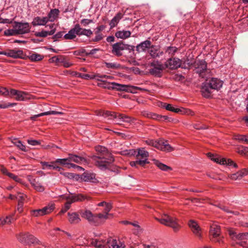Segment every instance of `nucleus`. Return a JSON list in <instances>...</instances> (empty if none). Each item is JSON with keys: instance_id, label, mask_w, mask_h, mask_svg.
<instances>
[{"instance_id": "nucleus-1", "label": "nucleus", "mask_w": 248, "mask_h": 248, "mask_svg": "<svg viewBox=\"0 0 248 248\" xmlns=\"http://www.w3.org/2000/svg\"><path fill=\"white\" fill-rule=\"evenodd\" d=\"M96 114L97 116H102L105 118H107L108 120H113L114 123L117 124H121L122 122H125L133 124H135L136 120V119L134 118L123 114L103 110H97L96 111Z\"/></svg>"}, {"instance_id": "nucleus-2", "label": "nucleus", "mask_w": 248, "mask_h": 248, "mask_svg": "<svg viewBox=\"0 0 248 248\" xmlns=\"http://www.w3.org/2000/svg\"><path fill=\"white\" fill-rule=\"evenodd\" d=\"M94 79L98 81L97 83L98 86L106 89L132 92V89L138 88L137 87L121 84L114 82H108L106 80L103 79V78L99 77L96 78Z\"/></svg>"}, {"instance_id": "nucleus-3", "label": "nucleus", "mask_w": 248, "mask_h": 248, "mask_svg": "<svg viewBox=\"0 0 248 248\" xmlns=\"http://www.w3.org/2000/svg\"><path fill=\"white\" fill-rule=\"evenodd\" d=\"M223 82L217 78H212L208 82L203 84L202 92L204 96L208 97L212 89L218 90L222 86Z\"/></svg>"}, {"instance_id": "nucleus-4", "label": "nucleus", "mask_w": 248, "mask_h": 248, "mask_svg": "<svg viewBox=\"0 0 248 248\" xmlns=\"http://www.w3.org/2000/svg\"><path fill=\"white\" fill-rule=\"evenodd\" d=\"M157 220L161 224L171 227L175 232L178 231L180 228L177 219L167 214H164L161 218H157Z\"/></svg>"}, {"instance_id": "nucleus-5", "label": "nucleus", "mask_w": 248, "mask_h": 248, "mask_svg": "<svg viewBox=\"0 0 248 248\" xmlns=\"http://www.w3.org/2000/svg\"><path fill=\"white\" fill-rule=\"evenodd\" d=\"M67 200L64 206L62 209L60 213H65L70 208L72 203L76 202H82L86 200H89L90 198L82 194H78L71 196H63Z\"/></svg>"}, {"instance_id": "nucleus-6", "label": "nucleus", "mask_w": 248, "mask_h": 248, "mask_svg": "<svg viewBox=\"0 0 248 248\" xmlns=\"http://www.w3.org/2000/svg\"><path fill=\"white\" fill-rule=\"evenodd\" d=\"M146 143L153 146L157 149L164 152H171L174 150V148L169 144L166 141L160 140H148L145 141Z\"/></svg>"}, {"instance_id": "nucleus-7", "label": "nucleus", "mask_w": 248, "mask_h": 248, "mask_svg": "<svg viewBox=\"0 0 248 248\" xmlns=\"http://www.w3.org/2000/svg\"><path fill=\"white\" fill-rule=\"evenodd\" d=\"M228 232L230 236L233 240L236 241L237 243L243 247H247L245 240L248 239V232L239 233L237 234L235 231L232 229H229Z\"/></svg>"}, {"instance_id": "nucleus-8", "label": "nucleus", "mask_w": 248, "mask_h": 248, "mask_svg": "<svg viewBox=\"0 0 248 248\" xmlns=\"http://www.w3.org/2000/svg\"><path fill=\"white\" fill-rule=\"evenodd\" d=\"M108 156H102L101 155L94 156L93 159L95 162V165L100 169H106L109 164L113 161L114 159L112 157L107 158Z\"/></svg>"}, {"instance_id": "nucleus-9", "label": "nucleus", "mask_w": 248, "mask_h": 248, "mask_svg": "<svg viewBox=\"0 0 248 248\" xmlns=\"http://www.w3.org/2000/svg\"><path fill=\"white\" fill-rule=\"evenodd\" d=\"M209 157L213 161L221 165H227L228 166H233L234 168H237V165L231 159H226L221 158L220 156L211 153L208 154Z\"/></svg>"}, {"instance_id": "nucleus-10", "label": "nucleus", "mask_w": 248, "mask_h": 248, "mask_svg": "<svg viewBox=\"0 0 248 248\" xmlns=\"http://www.w3.org/2000/svg\"><path fill=\"white\" fill-rule=\"evenodd\" d=\"M151 66L153 68L150 69V73L156 76H159L161 72L165 68V65L157 61H154L152 62Z\"/></svg>"}, {"instance_id": "nucleus-11", "label": "nucleus", "mask_w": 248, "mask_h": 248, "mask_svg": "<svg viewBox=\"0 0 248 248\" xmlns=\"http://www.w3.org/2000/svg\"><path fill=\"white\" fill-rule=\"evenodd\" d=\"M18 35L28 33L30 31V27L28 23L14 22Z\"/></svg>"}, {"instance_id": "nucleus-12", "label": "nucleus", "mask_w": 248, "mask_h": 248, "mask_svg": "<svg viewBox=\"0 0 248 248\" xmlns=\"http://www.w3.org/2000/svg\"><path fill=\"white\" fill-rule=\"evenodd\" d=\"M220 228L216 224H213L210 227V234L213 236L214 241L218 243L222 242V239L220 237Z\"/></svg>"}, {"instance_id": "nucleus-13", "label": "nucleus", "mask_w": 248, "mask_h": 248, "mask_svg": "<svg viewBox=\"0 0 248 248\" xmlns=\"http://www.w3.org/2000/svg\"><path fill=\"white\" fill-rule=\"evenodd\" d=\"M18 240L23 243L31 244L36 242L35 238L28 232L20 233L17 237Z\"/></svg>"}, {"instance_id": "nucleus-14", "label": "nucleus", "mask_w": 248, "mask_h": 248, "mask_svg": "<svg viewBox=\"0 0 248 248\" xmlns=\"http://www.w3.org/2000/svg\"><path fill=\"white\" fill-rule=\"evenodd\" d=\"M112 46V53L117 56H121L122 51L127 48V45L122 42L116 43Z\"/></svg>"}, {"instance_id": "nucleus-15", "label": "nucleus", "mask_w": 248, "mask_h": 248, "mask_svg": "<svg viewBox=\"0 0 248 248\" xmlns=\"http://www.w3.org/2000/svg\"><path fill=\"white\" fill-rule=\"evenodd\" d=\"M193 66L195 69L196 72L198 73L201 76L202 74L206 70L207 65L206 62L204 60H196L193 64Z\"/></svg>"}, {"instance_id": "nucleus-16", "label": "nucleus", "mask_w": 248, "mask_h": 248, "mask_svg": "<svg viewBox=\"0 0 248 248\" xmlns=\"http://www.w3.org/2000/svg\"><path fill=\"white\" fill-rule=\"evenodd\" d=\"M80 214L82 217L86 218L90 223L97 225V217L96 215H94L88 210L84 212H81Z\"/></svg>"}, {"instance_id": "nucleus-17", "label": "nucleus", "mask_w": 248, "mask_h": 248, "mask_svg": "<svg viewBox=\"0 0 248 248\" xmlns=\"http://www.w3.org/2000/svg\"><path fill=\"white\" fill-rule=\"evenodd\" d=\"M188 225L195 236L201 239L202 238V231L198 223L194 220H191L189 221Z\"/></svg>"}, {"instance_id": "nucleus-18", "label": "nucleus", "mask_w": 248, "mask_h": 248, "mask_svg": "<svg viewBox=\"0 0 248 248\" xmlns=\"http://www.w3.org/2000/svg\"><path fill=\"white\" fill-rule=\"evenodd\" d=\"M181 65V61L178 58H174L168 60L165 63V66L173 69L180 67Z\"/></svg>"}, {"instance_id": "nucleus-19", "label": "nucleus", "mask_w": 248, "mask_h": 248, "mask_svg": "<svg viewBox=\"0 0 248 248\" xmlns=\"http://www.w3.org/2000/svg\"><path fill=\"white\" fill-rule=\"evenodd\" d=\"M80 29V25L76 24L73 28L71 29L67 33L65 34L63 37L66 40H72L74 39L78 35V31Z\"/></svg>"}, {"instance_id": "nucleus-20", "label": "nucleus", "mask_w": 248, "mask_h": 248, "mask_svg": "<svg viewBox=\"0 0 248 248\" xmlns=\"http://www.w3.org/2000/svg\"><path fill=\"white\" fill-rule=\"evenodd\" d=\"M137 154L136 157L137 159L140 160H146V164H149V162L148 161V157L149 156V153L145 150L144 148H140L137 149Z\"/></svg>"}, {"instance_id": "nucleus-21", "label": "nucleus", "mask_w": 248, "mask_h": 248, "mask_svg": "<svg viewBox=\"0 0 248 248\" xmlns=\"http://www.w3.org/2000/svg\"><path fill=\"white\" fill-rule=\"evenodd\" d=\"M247 175H248V168L247 169H244L235 173L229 175L228 177L232 180H236L240 179Z\"/></svg>"}, {"instance_id": "nucleus-22", "label": "nucleus", "mask_w": 248, "mask_h": 248, "mask_svg": "<svg viewBox=\"0 0 248 248\" xmlns=\"http://www.w3.org/2000/svg\"><path fill=\"white\" fill-rule=\"evenodd\" d=\"M109 248H124L125 245L124 242L120 240L113 239L108 242Z\"/></svg>"}, {"instance_id": "nucleus-23", "label": "nucleus", "mask_w": 248, "mask_h": 248, "mask_svg": "<svg viewBox=\"0 0 248 248\" xmlns=\"http://www.w3.org/2000/svg\"><path fill=\"white\" fill-rule=\"evenodd\" d=\"M68 157L69 162L70 163V162H74L80 164H85L87 163V161L85 158L78 156L77 155L69 154Z\"/></svg>"}, {"instance_id": "nucleus-24", "label": "nucleus", "mask_w": 248, "mask_h": 248, "mask_svg": "<svg viewBox=\"0 0 248 248\" xmlns=\"http://www.w3.org/2000/svg\"><path fill=\"white\" fill-rule=\"evenodd\" d=\"M81 178L85 182H89L93 183H95L97 182V179L95 178V174L93 173L85 172L82 174Z\"/></svg>"}, {"instance_id": "nucleus-25", "label": "nucleus", "mask_w": 248, "mask_h": 248, "mask_svg": "<svg viewBox=\"0 0 248 248\" xmlns=\"http://www.w3.org/2000/svg\"><path fill=\"white\" fill-rule=\"evenodd\" d=\"M47 22V19L46 18V16H37L33 18L32 22V24L33 26H44Z\"/></svg>"}, {"instance_id": "nucleus-26", "label": "nucleus", "mask_w": 248, "mask_h": 248, "mask_svg": "<svg viewBox=\"0 0 248 248\" xmlns=\"http://www.w3.org/2000/svg\"><path fill=\"white\" fill-rule=\"evenodd\" d=\"M68 221L71 224H76L81 220L79 215L76 212L68 213Z\"/></svg>"}, {"instance_id": "nucleus-27", "label": "nucleus", "mask_w": 248, "mask_h": 248, "mask_svg": "<svg viewBox=\"0 0 248 248\" xmlns=\"http://www.w3.org/2000/svg\"><path fill=\"white\" fill-rule=\"evenodd\" d=\"M32 98L31 95H30L26 92L19 91L16 99L17 101H25L28 100H30Z\"/></svg>"}, {"instance_id": "nucleus-28", "label": "nucleus", "mask_w": 248, "mask_h": 248, "mask_svg": "<svg viewBox=\"0 0 248 248\" xmlns=\"http://www.w3.org/2000/svg\"><path fill=\"white\" fill-rule=\"evenodd\" d=\"M24 55L22 50H9L8 51V57L13 58H23Z\"/></svg>"}, {"instance_id": "nucleus-29", "label": "nucleus", "mask_w": 248, "mask_h": 248, "mask_svg": "<svg viewBox=\"0 0 248 248\" xmlns=\"http://www.w3.org/2000/svg\"><path fill=\"white\" fill-rule=\"evenodd\" d=\"M29 181L32 186L36 191L38 192H43L44 191V186L38 181V180L36 179H31Z\"/></svg>"}, {"instance_id": "nucleus-30", "label": "nucleus", "mask_w": 248, "mask_h": 248, "mask_svg": "<svg viewBox=\"0 0 248 248\" xmlns=\"http://www.w3.org/2000/svg\"><path fill=\"white\" fill-rule=\"evenodd\" d=\"M105 29V26L104 25H100L97 27L96 28V31H95L96 36L94 38L92 39V41L93 42H98L101 40L103 38L104 36L103 34L100 33V32L103 31Z\"/></svg>"}, {"instance_id": "nucleus-31", "label": "nucleus", "mask_w": 248, "mask_h": 248, "mask_svg": "<svg viewBox=\"0 0 248 248\" xmlns=\"http://www.w3.org/2000/svg\"><path fill=\"white\" fill-rule=\"evenodd\" d=\"M131 34V32L129 31L121 30L116 31L115 36L117 38L121 39H126L129 38Z\"/></svg>"}, {"instance_id": "nucleus-32", "label": "nucleus", "mask_w": 248, "mask_h": 248, "mask_svg": "<svg viewBox=\"0 0 248 248\" xmlns=\"http://www.w3.org/2000/svg\"><path fill=\"white\" fill-rule=\"evenodd\" d=\"M59 13L60 11L57 9L51 10L48 13L47 16H46V18L47 19V21H54L58 18Z\"/></svg>"}, {"instance_id": "nucleus-33", "label": "nucleus", "mask_w": 248, "mask_h": 248, "mask_svg": "<svg viewBox=\"0 0 248 248\" xmlns=\"http://www.w3.org/2000/svg\"><path fill=\"white\" fill-rule=\"evenodd\" d=\"M151 45L150 41L146 40L138 45L136 47V50L139 52L145 51L147 48L150 46Z\"/></svg>"}, {"instance_id": "nucleus-34", "label": "nucleus", "mask_w": 248, "mask_h": 248, "mask_svg": "<svg viewBox=\"0 0 248 248\" xmlns=\"http://www.w3.org/2000/svg\"><path fill=\"white\" fill-rule=\"evenodd\" d=\"M123 17V15L121 13H117L109 23L110 29H112L116 26Z\"/></svg>"}, {"instance_id": "nucleus-35", "label": "nucleus", "mask_w": 248, "mask_h": 248, "mask_svg": "<svg viewBox=\"0 0 248 248\" xmlns=\"http://www.w3.org/2000/svg\"><path fill=\"white\" fill-rule=\"evenodd\" d=\"M74 75L78 78H81L85 79H92L96 78H101L102 76H99L96 75H89L87 74H82L78 72H75Z\"/></svg>"}, {"instance_id": "nucleus-36", "label": "nucleus", "mask_w": 248, "mask_h": 248, "mask_svg": "<svg viewBox=\"0 0 248 248\" xmlns=\"http://www.w3.org/2000/svg\"><path fill=\"white\" fill-rule=\"evenodd\" d=\"M42 169L43 170H55L56 167V163L54 161H52L50 163L47 162H42Z\"/></svg>"}, {"instance_id": "nucleus-37", "label": "nucleus", "mask_w": 248, "mask_h": 248, "mask_svg": "<svg viewBox=\"0 0 248 248\" xmlns=\"http://www.w3.org/2000/svg\"><path fill=\"white\" fill-rule=\"evenodd\" d=\"M55 33V30H50V31H46L43 30L41 31L36 32L35 35L37 37H45L47 35H53Z\"/></svg>"}, {"instance_id": "nucleus-38", "label": "nucleus", "mask_w": 248, "mask_h": 248, "mask_svg": "<svg viewBox=\"0 0 248 248\" xmlns=\"http://www.w3.org/2000/svg\"><path fill=\"white\" fill-rule=\"evenodd\" d=\"M96 152L100 153L102 156H109V154L108 153L107 149L102 146H98L95 148Z\"/></svg>"}, {"instance_id": "nucleus-39", "label": "nucleus", "mask_w": 248, "mask_h": 248, "mask_svg": "<svg viewBox=\"0 0 248 248\" xmlns=\"http://www.w3.org/2000/svg\"><path fill=\"white\" fill-rule=\"evenodd\" d=\"M54 204L50 203L41 209L43 216L51 213L54 209Z\"/></svg>"}, {"instance_id": "nucleus-40", "label": "nucleus", "mask_w": 248, "mask_h": 248, "mask_svg": "<svg viewBox=\"0 0 248 248\" xmlns=\"http://www.w3.org/2000/svg\"><path fill=\"white\" fill-rule=\"evenodd\" d=\"M4 33L6 36H16L18 35L14 23L13 25L12 29H9L5 30Z\"/></svg>"}, {"instance_id": "nucleus-41", "label": "nucleus", "mask_w": 248, "mask_h": 248, "mask_svg": "<svg viewBox=\"0 0 248 248\" xmlns=\"http://www.w3.org/2000/svg\"><path fill=\"white\" fill-rule=\"evenodd\" d=\"M155 164L159 168L160 170L164 171H168V170H170V168L169 166L161 163L158 160L154 159L153 160Z\"/></svg>"}, {"instance_id": "nucleus-42", "label": "nucleus", "mask_w": 248, "mask_h": 248, "mask_svg": "<svg viewBox=\"0 0 248 248\" xmlns=\"http://www.w3.org/2000/svg\"><path fill=\"white\" fill-rule=\"evenodd\" d=\"M80 29L78 31V35H85L90 37L93 34V31L90 29H82L80 27Z\"/></svg>"}, {"instance_id": "nucleus-43", "label": "nucleus", "mask_w": 248, "mask_h": 248, "mask_svg": "<svg viewBox=\"0 0 248 248\" xmlns=\"http://www.w3.org/2000/svg\"><path fill=\"white\" fill-rule=\"evenodd\" d=\"M12 142L19 149L24 152H27L28 150L27 149L25 145H24L20 140L14 141L12 140Z\"/></svg>"}, {"instance_id": "nucleus-44", "label": "nucleus", "mask_w": 248, "mask_h": 248, "mask_svg": "<svg viewBox=\"0 0 248 248\" xmlns=\"http://www.w3.org/2000/svg\"><path fill=\"white\" fill-rule=\"evenodd\" d=\"M141 114L144 117H147L148 118H151L153 120H155L157 117V114L150 112L146 110L142 111L141 112Z\"/></svg>"}, {"instance_id": "nucleus-45", "label": "nucleus", "mask_w": 248, "mask_h": 248, "mask_svg": "<svg viewBox=\"0 0 248 248\" xmlns=\"http://www.w3.org/2000/svg\"><path fill=\"white\" fill-rule=\"evenodd\" d=\"M159 53L160 54H162V52H160L159 51L158 48H157V47H151V49L150 50V54L152 57L154 58L159 57L160 55Z\"/></svg>"}, {"instance_id": "nucleus-46", "label": "nucleus", "mask_w": 248, "mask_h": 248, "mask_svg": "<svg viewBox=\"0 0 248 248\" xmlns=\"http://www.w3.org/2000/svg\"><path fill=\"white\" fill-rule=\"evenodd\" d=\"M13 220V216H7L5 218L0 217V225L9 224Z\"/></svg>"}, {"instance_id": "nucleus-47", "label": "nucleus", "mask_w": 248, "mask_h": 248, "mask_svg": "<svg viewBox=\"0 0 248 248\" xmlns=\"http://www.w3.org/2000/svg\"><path fill=\"white\" fill-rule=\"evenodd\" d=\"M106 66L109 69H118L121 67V65L117 62H105Z\"/></svg>"}, {"instance_id": "nucleus-48", "label": "nucleus", "mask_w": 248, "mask_h": 248, "mask_svg": "<svg viewBox=\"0 0 248 248\" xmlns=\"http://www.w3.org/2000/svg\"><path fill=\"white\" fill-rule=\"evenodd\" d=\"M43 56L38 54H32L29 56V59L33 62H36L41 60Z\"/></svg>"}, {"instance_id": "nucleus-49", "label": "nucleus", "mask_w": 248, "mask_h": 248, "mask_svg": "<svg viewBox=\"0 0 248 248\" xmlns=\"http://www.w3.org/2000/svg\"><path fill=\"white\" fill-rule=\"evenodd\" d=\"M108 215L107 213L104 212V214H98L96 215L97 217V225L100 223L101 221H104L108 219Z\"/></svg>"}, {"instance_id": "nucleus-50", "label": "nucleus", "mask_w": 248, "mask_h": 248, "mask_svg": "<svg viewBox=\"0 0 248 248\" xmlns=\"http://www.w3.org/2000/svg\"><path fill=\"white\" fill-rule=\"evenodd\" d=\"M146 161L145 160H140L139 159H137L134 161H131L130 162V165L132 167H137L138 165H139L141 166H144L146 164Z\"/></svg>"}, {"instance_id": "nucleus-51", "label": "nucleus", "mask_w": 248, "mask_h": 248, "mask_svg": "<svg viewBox=\"0 0 248 248\" xmlns=\"http://www.w3.org/2000/svg\"><path fill=\"white\" fill-rule=\"evenodd\" d=\"M55 162L63 165H67V167H68L70 164V162H69V157L62 159L58 158L55 161Z\"/></svg>"}, {"instance_id": "nucleus-52", "label": "nucleus", "mask_w": 248, "mask_h": 248, "mask_svg": "<svg viewBox=\"0 0 248 248\" xmlns=\"http://www.w3.org/2000/svg\"><path fill=\"white\" fill-rule=\"evenodd\" d=\"M164 107L166 108V109L171 111H172V112L179 113L181 111L180 109L178 108H174L170 104H167V105L165 104Z\"/></svg>"}, {"instance_id": "nucleus-53", "label": "nucleus", "mask_w": 248, "mask_h": 248, "mask_svg": "<svg viewBox=\"0 0 248 248\" xmlns=\"http://www.w3.org/2000/svg\"><path fill=\"white\" fill-rule=\"evenodd\" d=\"M234 139L239 141H244L247 143L248 136L238 135L235 136Z\"/></svg>"}, {"instance_id": "nucleus-54", "label": "nucleus", "mask_w": 248, "mask_h": 248, "mask_svg": "<svg viewBox=\"0 0 248 248\" xmlns=\"http://www.w3.org/2000/svg\"><path fill=\"white\" fill-rule=\"evenodd\" d=\"M31 216L34 217H37L43 216L41 209L32 210L31 211Z\"/></svg>"}, {"instance_id": "nucleus-55", "label": "nucleus", "mask_w": 248, "mask_h": 248, "mask_svg": "<svg viewBox=\"0 0 248 248\" xmlns=\"http://www.w3.org/2000/svg\"><path fill=\"white\" fill-rule=\"evenodd\" d=\"M237 152L242 155H246L248 154V148L245 147H240L238 148Z\"/></svg>"}, {"instance_id": "nucleus-56", "label": "nucleus", "mask_w": 248, "mask_h": 248, "mask_svg": "<svg viewBox=\"0 0 248 248\" xmlns=\"http://www.w3.org/2000/svg\"><path fill=\"white\" fill-rule=\"evenodd\" d=\"M0 95L4 96H7L9 95V91L5 87H0Z\"/></svg>"}, {"instance_id": "nucleus-57", "label": "nucleus", "mask_w": 248, "mask_h": 248, "mask_svg": "<svg viewBox=\"0 0 248 248\" xmlns=\"http://www.w3.org/2000/svg\"><path fill=\"white\" fill-rule=\"evenodd\" d=\"M177 48L175 46H170L167 47L166 52L169 54L173 55L177 51Z\"/></svg>"}, {"instance_id": "nucleus-58", "label": "nucleus", "mask_w": 248, "mask_h": 248, "mask_svg": "<svg viewBox=\"0 0 248 248\" xmlns=\"http://www.w3.org/2000/svg\"><path fill=\"white\" fill-rule=\"evenodd\" d=\"M93 23V20L92 19H82L80 21V23L81 25H82L83 26H87L90 23Z\"/></svg>"}, {"instance_id": "nucleus-59", "label": "nucleus", "mask_w": 248, "mask_h": 248, "mask_svg": "<svg viewBox=\"0 0 248 248\" xmlns=\"http://www.w3.org/2000/svg\"><path fill=\"white\" fill-rule=\"evenodd\" d=\"M27 142L29 144L31 145L32 146H36L41 144V142L40 140L31 139L28 140Z\"/></svg>"}, {"instance_id": "nucleus-60", "label": "nucleus", "mask_w": 248, "mask_h": 248, "mask_svg": "<svg viewBox=\"0 0 248 248\" xmlns=\"http://www.w3.org/2000/svg\"><path fill=\"white\" fill-rule=\"evenodd\" d=\"M17 105L16 103H8V104H0V108H6L10 107H14Z\"/></svg>"}, {"instance_id": "nucleus-61", "label": "nucleus", "mask_w": 248, "mask_h": 248, "mask_svg": "<svg viewBox=\"0 0 248 248\" xmlns=\"http://www.w3.org/2000/svg\"><path fill=\"white\" fill-rule=\"evenodd\" d=\"M26 197V195L21 192H18L17 195L16 196V199L18 200L19 202V199L23 202V201Z\"/></svg>"}, {"instance_id": "nucleus-62", "label": "nucleus", "mask_w": 248, "mask_h": 248, "mask_svg": "<svg viewBox=\"0 0 248 248\" xmlns=\"http://www.w3.org/2000/svg\"><path fill=\"white\" fill-rule=\"evenodd\" d=\"M72 168L76 169L79 171H83L84 170V169L82 167L78 166L77 165H75L74 164L70 163L69 166L68 167V168L70 169V168Z\"/></svg>"}, {"instance_id": "nucleus-63", "label": "nucleus", "mask_w": 248, "mask_h": 248, "mask_svg": "<svg viewBox=\"0 0 248 248\" xmlns=\"http://www.w3.org/2000/svg\"><path fill=\"white\" fill-rule=\"evenodd\" d=\"M105 208L104 209V212L108 214L109 212L110 211L112 208V205L110 203L107 202L105 205Z\"/></svg>"}, {"instance_id": "nucleus-64", "label": "nucleus", "mask_w": 248, "mask_h": 248, "mask_svg": "<svg viewBox=\"0 0 248 248\" xmlns=\"http://www.w3.org/2000/svg\"><path fill=\"white\" fill-rule=\"evenodd\" d=\"M157 117H156V119H155V120H156V121H165V120H167L168 119H169V118L167 116H162V115H158L157 114Z\"/></svg>"}]
</instances>
